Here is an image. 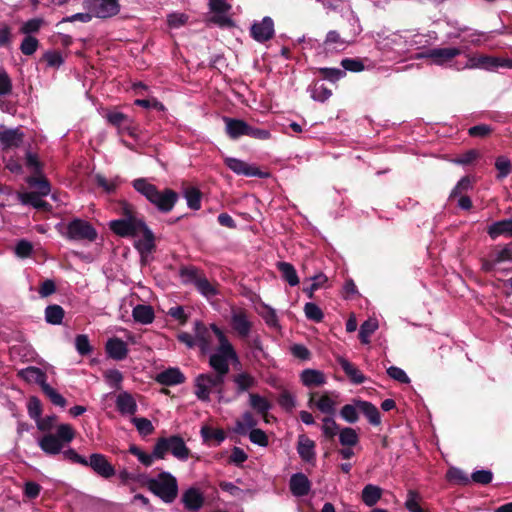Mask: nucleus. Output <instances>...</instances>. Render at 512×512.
<instances>
[{
    "mask_svg": "<svg viewBox=\"0 0 512 512\" xmlns=\"http://www.w3.org/2000/svg\"><path fill=\"white\" fill-rule=\"evenodd\" d=\"M168 452L179 460H187L190 455V449L186 446L184 439L180 435H171L157 439L154 445V456L156 459H164Z\"/></svg>",
    "mask_w": 512,
    "mask_h": 512,
    "instance_id": "4",
    "label": "nucleus"
},
{
    "mask_svg": "<svg viewBox=\"0 0 512 512\" xmlns=\"http://www.w3.org/2000/svg\"><path fill=\"white\" fill-rule=\"evenodd\" d=\"M116 408L122 415H134L137 412V403L129 392H121L116 398Z\"/></svg>",
    "mask_w": 512,
    "mask_h": 512,
    "instance_id": "23",
    "label": "nucleus"
},
{
    "mask_svg": "<svg viewBox=\"0 0 512 512\" xmlns=\"http://www.w3.org/2000/svg\"><path fill=\"white\" fill-rule=\"evenodd\" d=\"M378 328V322L376 319H368L364 321L359 330V340L362 344L370 343V336L376 331Z\"/></svg>",
    "mask_w": 512,
    "mask_h": 512,
    "instance_id": "41",
    "label": "nucleus"
},
{
    "mask_svg": "<svg viewBox=\"0 0 512 512\" xmlns=\"http://www.w3.org/2000/svg\"><path fill=\"white\" fill-rule=\"evenodd\" d=\"M132 186L163 214L171 212L179 199L176 191L170 188L159 190L156 185L150 183L146 178L133 180Z\"/></svg>",
    "mask_w": 512,
    "mask_h": 512,
    "instance_id": "1",
    "label": "nucleus"
},
{
    "mask_svg": "<svg viewBox=\"0 0 512 512\" xmlns=\"http://www.w3.org/2000/svg\"><path fill=\"white\" fill-rule=\"evenodd\" d=\"M473 188V179L470 176L462 177L450 193L449 198H456L458 195H465Z\"/></svg>",
    "mask_w": 512,
    "mask_h": 512,
    "instance_id": "48",
    "label": "nucleus"
},
{
    "mask_svg": "<svg viewBox=\"0 0 512 512\" xmlns=\"http://www.w3.org/2000/svg\"><path fill=\"white\" fill-rule=\"evenodd\" d=\"M359 408L353 404H346L340 410V416L348 423H356L359 420Z\"/></svg>",
    "mask_w": 512,
    "mask_h": 512,
    "instance_id": "51",
    "label": "nucleus"
},
{
    "mask_svg": "<svg viewBox=\"0 0 512 512\" xmlns=\"http://www.w3.org/2000/svg\"><path fill=\"white\" fill-rule=\"evenodd\" d=\"M200 434L203 442L212 446H219L226 439V433L223 429L208 425L201 427Z\"/></svg>",
    "mask_w": 512,
    "mask_h": 512,
    "instance_id": "24",
    "label": "nucleus"
},
{
    "mask_svg": "<svg viewBox=\"0 0 512 512\" xmlns=\"http://www.w3.org/2000/svg\"><path fill=\"white\" fill-rule=\"evenodd\" d=\"M196 289L206 298L214 297L218 294V290L215 285H213L207 277L202 274V276L197 279L195 284Z\"/></svg>",
    "mask_w": 512,
    "mask_h": 512,
    "instance_id": "43",
    "label": "nucleus"
},
{
    "mask_svg": "<svg viewBox=\"0 0 512 512\" xmlns=\"http://www.w3.org/2000/svg\"><path fill=\"white\" fill-rule=\"evenodd\" d=\"M345 40L340 36V34L335 31L331 30L327 33L326 39L324 41V46L326 50L330 49H344L345 47Z\"/></svg>",
    "mask_w": 512,
    "mask_h": 512,
    "instance_id": "47",
    "label": "nucleus"
},
{
    "mask_svg": "<svg viewBox=\"0 0 512 512\" xmlns=\"http://www.w3.org/2000/svg\"><path fill=\"white\" fill-rule=\"evenodd\" d=\"M495 167L498 170L497 179L506 178L512 171L510 160L504 156L496 158Z\"/></svg>",
    "mask_w": 512,
    "mask_h": 512,
    "instance_id": "56",
    "label": "nucleus"
},
{
    "mask_svg": "<svg viewBox=\"0 0 512 512\" xmlns=\"http://www.w3.org/2000/svg\"><path fill=\"white\" fill-rule=\"evenodd\" d=\"M25 164L28 169L34 172V174H41L43 164L36 153H33L30 150L26 151Z\"/></svg>",
    "mask_w": 512,
    "mask_h": 512,
    "instance_id": "59",
    "label": "nucleus"
},
{
    "mask_svg": "<svg viewBox=\"0 0 512 512\" xmlns=\"http://www.w3.org/2000/svg\"><path fill=\"white\" fill-rule=\"evenodd\" d=\"M187 206L192 210L201 208L202 192L197 187H188L184 191Z\"/></svg>",
    "mask_w": 512,
    "mask_h": 512,
    "instance_id": "42",
    "label": "nucleus"
},
{
    "mask_svg": "<svg viewBox=\"0 0 512 512\" xmlns=\"http://www.w3.org/2000/svg\"><path fill=\"white\" fill-rule=\"evenodd\" d=\"M45 195H41L34 191L32 192H24L19 194V199L22 204L30 205L33 208H36L41 211H50L51 205L42 199Z\"/></svg>",
    "mask_w": 512,
    "mask_h": 512,
    "instance_id": "28",
    "label": "nucleus"
},
{
    "mask_svg": "<svg viewBox=\"0 0 512 512\" xmlns=\"http://www.w3.org/2000/svg\"><path fill=\"white\" fill-rule=\"evenodd\" d=\"M131 421L135 425L139 434L142 436H148L154 432V426L152 422L147 418L134 417Z\"/></svg>",
    "mask_w": 512,
    "mask_h": 512,
    "instance_id": "52",
    "label": "nucleus"
},
{
    "mask_svg": "<svg viewBox=\"0 0 512 512\" xmlns=\"http://www.w3.org/2000/svg\"><path fill=\"white\" fill-rule=\"evenodd\" d=\"M315 447V442L311 440L309 437H307L305 434H301L298 436L296 449L302 461L313 465L315 464Z\"/></svg>",
    "mask_w": 512,
    "mask_h": 512,
    "instance_id": "12",
    "label": "nucleus"
},
{
    "mask_svg": "<svg viewBox=\"0 0 512 512\" xmlns=\"http://www.w3.org/2000/svg\"><path fill=\"white\" fill-rule=\"evenodd\" d=\"M289 488L294 496L303 497L309 494L311 482L305 474L298 472L291 476Z\"/></svg>",
    "mask_w": 512,
    "mask_h": 512,
    "instance_id": "15",
    "label": "nucleus"
},
{
    "mask_svg": "<svg viewBox=\"0 0 512 512\" xmlns=\"http://www.w3.org/2000/svg\"><path fill=\"white\" fill-rule=\"evenodd\" d=\"M487 233L493 240L501 235L512 237V218L494 222L488 227Z\"/></svg>",
    "mask_w": 512,
    "mask_h": 512,
    "instance_id": "31",
    "label": "nucleus"
},
{
    "mask_svg": "<svg viewBox=\"0 0 512 512\" xmlns=\"http://www.w3.org/2000/svg\"><path fill=\"white\" fill-rule=\"evenodd\" d=\"M65 315L64 309L57 304L48 305L45 308V320L52 325H60Z\"/></svg>",
    "mask_w": 512,
    "mask_h": 512,
    "instance_id": "38",
    "label": "nucleus"
},
{
    "mask_svg": "<svg viewBox=\"0 0 512 512\" xmlns=\"http://www.w3.org/2000/svg\"><path fill=\"white\" fill-rule=\"evenodd\" d=\"M304 312L307 319L314 321L316 323H320L324 318L322 310L318 307V305L312 302H308L305 304Z\"/></svg>",
    "mask_w": 512,
    "mask_h": 512,
    "instance_id": "58",
    "label": "nucleus"
},
{
    "mask_svg": "<svg viewBox=\"0 0 512 512\" xmlns=\"http://www.w3.org/2000/svg\"><path fill=\"white\" fill-rule=\"evenodd\" d=\"M129 453L136 456L138 460L146 467H150L153 464L154 459H156L154 456V450L152 451V454H148L143 452L137 445L134 444L129 447Z\"/></svg>",
    "mask_w": 512,
    "mask_h": 512,
    "instance_id": "54",
    "label": "nucleus"
},
{
    "mask_svg": "<svg viewBox=\"0 0 512 512\" xmlns=\"http://www.w3.org/2000/svg\"><path fill=\"white\" fill-rule=\"evenodd\" d=\"M83 6L98 18H109L120 11L119 0H84Z\"/></svg>",
    "mask_w": 512,
    "mask_h": 512,
    "instance_id": "8",
    "label": "nucleus"
},
{
    "mask_svg": "<svg viewBox=\"0 0 512 512\" xmlns=\"http://www.w3.org/2000/svg\"><path fill=\"white\" fill-rule=\"evenodd\" d=\"M106 118L111 125L118 128L124 127L126 124L130 122V118L128 115L118 111L109 112L106 115Z\"/></svg>",
    "mask_w": 512,
    "mask_h": 512,
    "instance_id": "63",
    "label": "nucleus"
},
{
    "mask_svg": "<svg viewBox=\"0 0 512 512\" xmlns=\"http://www.w3.org/2000/svg\"><path fill=\"white\" fill-rule=\"evenodd\" d=\"M249 404L253 410H255L264 418L266 422H268L267 415L271 409V404L265 397L257 393H250Z\"/></svg>",
    "mask_w": 512,
    "mask_h": 512,
    "instance_id": "32",
    "label": "nucleus"
},
{
    "mask_svg": "<svg viewBox=\"0 0 512 512\" xmlns=\"http://www.w3.org/2000/svg\"><path fill=\"white\" fill-rule=\"evenodd\" d=\"M490 254L493 256L494 262L498 265L502 262L512 261V246L511 244H506L502 249L494 250Z\"/></svg>",
    "mask_w": 512,
    "mask_h": 512,
    "instance_id": "62",
    "label": "nucleus"
},
{
    "mask_svg": "<svg viewBox=\"0 0 512 512\" xmlns=\"http://www.w3.org/2000/svg\"><path fill=\"white\" fill-rule=\"evenodd\" d=\"M17 375L19 378L28 383L38 384L41 387V390H43L45 385H48L46 382V373L42 369L35 366H29L27 368L21 369L18 371Z\"/></svg>",
    "mask_w": 512,
    "mask_h": 512,
    "instance_id": "18",
    "label": "nucleus"
},
{
    "mask_svg": "<svg viewBox=\"0 0 512 512\" xmlns=\"http://www.w3.org/2000/svg\"><path fill=\"white\" fill-rule=\"evenodd\" d=\"M234 332L241 338L249 336L252 329V322L248 319L247 311L244 309L233 310L230 321Z\"/></svg>",
    "mask_w": 512,
    "mask_h": 512,
    "instance_id": "11",
    "label": "nucleus"
},
{
    "mask_svg": "<svg viewBox=\"0 0 512 512\" xmlns=\"http://www.w3.org/2000/svg\"><path fill=\"white\" fill-rule=\"evenodd\" d=\"M27 183L30 186L37 188L38 191L35 192L41 195H48L51 191L50 183L48 179L42 175V173L28 177Z\"/></svg>",
    "mask_w": 512,
    "mask_h": 512,
    "instance_id": "39",
    "label": "nucleus"
},
{
    "mask_svg": "<svg viewBox=\"0 0 512 512\" xmlns=\"http://www.w3.org/2000/svg\"><path fill=\"white\" fill-rule=\"evenodd\" d=\"M339 442L342 446L353 447L358 444L359 436L355 429L344 427L339 431Z\"/></svg>",
    "mask_w": 512,
    "mask_h": 512,
    "instance_id": "44",
    "label": "nucleus"
},
{
    "mask_svg": "<svg viewBox=\"0 0 512 512\" xmlns=\"http://www.w3.org/2000/svg\"><path fill=\"white\" fill-rule=\"evenodd\" d=\"M318 72L322 75L323 79L328 80L332 83H336L338 80L346 76V72L339 68H318Z\"/></svg>",
    "mask_w": 512,
    "mask_h": 512,
    "instance_id": "53",
    "label": "nucleus"
},
{
    "mask_svg": "<svg viewBox=\"0 0 512 512\" xmlns=\"http://www.w3.org/2000/svg\"><path fill=\"white\" fill-rule=\"evenodd\" d=\"M276 267L281 273L282 279L285 280L290 286H296L299 284L297 271L291 263L280 261L277 262Z\"/></svg>",
    "mask_w": 512,
    "mask_h": 512,
    "instance_id": "35",
    "label": "nucleus"
},
{
    "mask_svg": "<svg viewBox=\"0 0 512 512\" xmlns=\"http://www.w3.org/2000/svg\"><path fill=\"white\" fill-rule=\"evenodd\" d=\"M322 421L323 424L321 426V430L323 432V435L327 439L333 440L335 436L339 433V425L332 417H324Z\"/></svg>",
    "mask_w": 512,
    "mask_h": 512,
    "instance_id": "50",
    "label": "nucleus"
},
{
    "mask_svg": "<svg viewBox=\"0 0 512 512\" xmlns=\"http://www.w3.org/2000/svg\"><path fill=\"white\" fill-rule=\"evenodd\" d=\"M142 238L138 239L134 243V247L137 249L141 258H145L149 254L155 251V235L150 228L145 229L142 233Z\"/></svg>",
    "mask_w": 512,
    "mask_h": 512,
    "instance_id": "21",
    "label": "nucleus"
},
{
    "mask_svg": "<svg viewBox=\"0 0 512 512\" xmlns=\"http://www.w3.org/2000/svg\"><path fill=\"white\" fill-rule=\"evenodd\" d=\"M211 330L213 331V333L215 334L219 341V347L217 352L230 357L231 360H238L237 353L232 344L229 342L226 335L224 334V332L216 324L211 325Z\"/></svg>",
    "mask_w": 512,
    "mask_h": 512,
    "instance_id": "26",
    "label": "nucleus"
},
{
    "mask_svg": "<svg viewBox=\"0 0 512 512\" xmlns=\"http://www.w3.org/2000/svg\"><path fill=\"white\" fill-rule=\"evenodd\" d=\"M85 466L90 467L95 474L105 479H109L116 474L115 467L108 461L107 456L101 453H92Z\"/></svg>",
    "mask_w": 512,
    "mask_h": 512,
    "instance_id": "9",
    "label": "nucleus"
},
{
    "mask_svg": "<svg viewBox=\"0 0 512 512\" xmlns=\"http://www.w3.org/2000/svg\"><path fill=\"white\" fill-rule=\"evenodd\" d=\"M24 141V133L18 128L0 131V144L3 150L18 148Z\"/></svg>",
    "mask_w": 512,
    "mask_h": 512,
    "instance_id": "16",
    "label": "nucleus"
},
{
    "mask_svg": "<svg viewBox=\"0 0 512 512\" xmlns=\"http://www.w3.org/2000/svg\"><path fill=\"white\" fill-rule=\"evenodd\" d=\"M43 393L50 399V401L59 407L64 408L67 404L66 399L58 393L54 388H52L49 384L43 387Z\"/></svg>",
    "mask_w": 512,
    "mask_h": 512,
    "instance_id": "61",
    "label": "nucleus"
},
{
    "mask_svg": "<svg viewBox=\"0 0 512 512\" xmlns=\"http://www.w3.org/2000/svg\"><path fill=\"white\" fill-rule=\"evenodd\" d=\"M332 95L331 89H329L324 83L315 81L311 89V97L315 101L325 102Z\"/></svg>",
    "mask_w": 512,
    "mask_h": 512,
    "instance_id": "45",
    "label": "nucleus"
},
{
    "mask_svg": "<svg viewBox=\"0 0 512 512\" xmlns=\"http://www.w3.org/2000/svg\"><path fill=\"white\" fill-rule=\"evenodd\" d=\"M301 382L308 388L320 387L326 383L325 374L320 370L305 369L300 374Z\"/></svg>",
    "mask_w": 512,
    "mask_h": 512,
    "instance_id": "27",
    "label": "nucleus"
},
{
    "mask_svg": "<svg viewBox=\"0 0 512 512\" xmlns=\"http://www.w3.org/2000/svg\"><path fill=\"white\" fill-rule=\"evenodd\" d=\"M315 405L322 413L328 415H333L335 413V402L327 393H324Z\"/></svg>",
    "mask_w": 512,
    "mask_h": 512,
    "instance_id": "57",
    "label": "nucleus"
},
{
    "mask_svg": "<svg viewBox=\"0 0 512 512\" xmlns=\"http://www.w3.org/2000/svg\"><path fill=\"white\" fill-rule=\"evenodd\" d=\"M310 280H312V283L309 286L304 287L303 292L307 295L309 299H313L314 292L324 287V284L328 281V277L323 273H319L311 277Z\"/></svg>",
    "mask_w": 512,
    "mask_h": 512,
    "instance_id": "46",
    "label": "nucleus"
},
{
    "mask_svg": "<svg viewBox=\"0 0 512 512\" xmlns=\"http://www.w3.org/2000/svg\"><path fill=\"white\" fill-rule=\"evenodd\" d=\"M132 316L137 323L150 324L154 321V310L150 305L138 304L133 308Z\"/></svg>",
    "mask_w": 512,
    "mask_h": 512,
    "instance_id": "34",
    "label": "nucleus"
},
{
    "mask_svg": "<svg viewBox=\"0 0 512 512\" xmlns=\"http://www.w3.org/2000/svg\"><path fill=\"white\" fill-rule=\"evenodd\" d=\"M76 435V431L70 424H60L56 434L48 433L38 440L40 449L49 456H55L62 452Z\"/></svg>",
    "mask_w": 512,
    "mask_h": 512,
    "instance_id": "3",
    "label": "nucleus"
},
{
    "mask_svg": "<svg viewBox=\"0 0 512 512\" xmlns=\"http://www.w3.org/2000/svg\"><path fill=\"white\" fill-rule=\"evenodd\" d=\"M382 496V489L373 484H367L361 493L363 503L368 507H373Z\"/></svg>",
    "mask_w": 512,
    "mask_h": 512,
    "instance_id": "36",
    "label": "nucleus"
},
{
    "mask_svg": "<svg viewBox=\"0 0 512 512\" xmlns=\"http://www.w3.org/2000/svg\"><path fill=\"white\" fill-rule=\"evenodd\" d=\"M354 403L359 408V411L365 415L371 425L378 426L381 424L380 412L373 403L362 399H354Z\"/></svg>",
    "mask_w": 512,
    "mask_h": 512,
    "instance_id": "25",
    "label": "nucleus"
},
{
    "mask_svg": "<svg viewBox=\"0 0 512 512\" xmlns=\"http://www.w3.org/2000/svg\"><path fill=\"white\" fill-rule=\"evenodd\" d=\"M225 131L231 139H238L247 135L248 123L237 118L224 117Z\"/></svg>",
    "mask_w": 512,
    "mask_h": 512,
    "instance_id": "22",
    "label": "nucleus"
},
{
    "mask_svg": "<svg viewBox=\"0 0 512 512\" xmlns=\"http://www.w3.org/2000/svg\"><path fill=\"white\" fill-rule=\"evenodd\" d=\"M446 479L450 483L458 484V485H462V486H467L471 482L468 475L463 470H461L457 467H450L447 470Z\"/></svg>",
    "mask_w": 512,
    "mask_h": 512,
    "instance_id": "40",
    "label": "nucleus"
},
{
    "mask_svg": "<svg viewBox=\"0 0 512 512\" xmlns=\"http://www.w3.org/2000/svg\"><path fill=\"white\" fill-rule=\"evenodd\" d=\"M461 50L456 47L433 48L429 49L423 57L430 58L437 65H442L451 61L456 56L460 55Z\"/></svg>",
    "mask_w": 512,
    "mask_h": 512,
    "instance_id": "13",
    "label": "nucleus"
},
{
    "mask_svg": "<svg viewBox=\"0 0 512 512\" xmlns=\"http://www.w3.org/2000/svg\"><path fill=\"white\" fill-rule=\"evenodd\" d=\"M204 496L202 492L195 487H190L182 494L184 507L190 512H196L204 505Z\"/></svg>",
    "mask_w": 512,
    "mask_h": 512,
    "instance_id": "17",
    "label": "nucleus"
},
{
    "mask_svg": "<svg viewBox=\"0 0 512 512\" xmlns=\"http://www.w3.org/2000/svg\"><path fill=\"white\" fill-rule=\"evenodd\" d=\"M338 364L352 383L362 384L367 380L366 376L347 359L343 357L338 358Z\"/></svg>",
    "mask_w": 512,
    "mask_h": 512,
    "instance_id": "30",
    "label": "nucleus"
},
{
    "mask_svg": "<svg viewBox=\"0 0 512 512\" xmlns=\"http://www.w3.org/2000/svg\"><path fill=\"white\" fill-rule=\"evenodd\" d=\"M106 353L113 360L121 361L128 355V346L122 339L110 338L105 345Z\"/></svg>",
    "mask_w": 512,
    "mask_h": 512,
    "instance_id": "20",
    "label": "nucleus"
},
{
    "mask_svg": "<svg viewBox=\"0 0 512 512\" xmlns=\"http://www.w3.org/2000/svg\"><path fill=\"white\" fill-rule=\"evenodd\" d=\"M109 228L120 237H137L149 227L142 218L135 216L112 220Z\"/></svg>",
    "mask_w": 512,
    "mask_h": 512,
    "instance_id": "6",
    "label": "nucleus"
},
{
    "mask_svg": "<svg viewBox=\"0 0 512 512\" xmlns=\"http://www.w3.org/2000/svg\"><path fill=\"white\" fill-rule=\"evenodd\" d=\"M421 499L420 494L415 490H409L407 493L406 501H405V508L409 512H427L425 509H423L420 504L419 500Z\"/></svg>",
    "mask_w": 512,
    "mask_h": 512,
    "instance_id": "49",
    "label": "nucleus"
},
{
    "mask_svg": "<svg viewBox=\"0 0 512 512\" xmlns=\"http://www.w3.org/2000/svg\"><path fill=\"white\" fill-rule=\"evenodd\" d=\"M202 274L203 272H201L195 266H182L180 268V276L184 279V282H190L194 285L196 284L197 279L202 276Z\"/></svg>",
    "mask_w": 512,
    "mask_h": 512,
    "instance_id": "55",
    "label": "nucleus"
},
{
    "mask_svg": "<svg viewBox=\"0 0 512 512\" xmlns=\"http://www.w3.org/2000/svg\"><path fill=\"white\" fill-rule=\"evenodd\" d=\"M232 380L236 386L237 396L249 391L257 384L256 378L248 372L238 373L233 376Z\"/></svg>",
    "mask_w": 512,
    "mask_h": 512,
    "instance_id": "29",
    "label": "nucleus"
},
{
    "mask_svg": "<svg viewBox=\"0 0 512 512\" xmlns=\"http://www.w3.org/2000/svg\"><path fill=\"white\" fill-rule=\"evenodd\" d=\"M142 485L165 503H172L178 496V482L170 472L162 471L157 478H145Z\"/></svg>",
    "mask_w": 512,
    "mask_h": 512,
    "instance_id": "2",
    "label": "nucleus"
},
{
    "mask_svg": "<svg viewBox=\"0 0 512 512\" xmlns=\"http://www.w3.org/2000/svg\"><path fill=\"white\" fill-rule=\"evenodd\" d=\"M224 163L236 174L245 176H262L261 171L257 167L249 166L246 162L240 159L227 157L225 158Z\"/></svg>",
    "mask_w": 512,
    "mask_h": 512,
    "instance_id": "19",
    "label": "nucleus"
},
{
    "mask_svg": "<svg viewBox=\"0 0 512 512\" xmlns=\"http://www.w3.org/2000/svg\"><path fill=\"white\" fill-rule=\"evenodd\" d=\"M225 377L216 373H202L195 378V395L201 401H209L210 394L223 393Z\"/></svg>",
    "mask_w": 512,
    "mask_h": 512,
    "instance_id": "5",
    "label": "nucleus"
},
{
    "mask_svg": "<svg viewBox=\"0 0 512 512\" xmlns=\"http://www.w3.org/2000/svg\"><path fill=\"white\" fill-rule=\"evenodd\" d=\"M230 357L216 352L209 357V365L213 368L216 374L226 377L229 372Z\"/></svg>",
    "mask_w": 512,
    "mask_h": 512,
    "instance_id": "33",
    "label": "nucleus"
},
{
    "mask_svg": "<svg viewBox=\"0 0 512 512\" xmlns=\"http://www.w3.org/2000/svg\"><path fill=\"white\" fill-rule=\"evenodd\" d=\"M155 381L161 385L175 386L184 383L186 377L179 368L170 367L158 373L155 376Z\"/></svg>",
    "mask_w": 512,
    "mask_h": 512,
    "instance_id": "14",
    "label": "nucleus"
},
{
    "mask_svg": "<svg viewBox=\"0 0 512 512\" xmlns=\"http://www.w3.org/2000/svg\"><path fill=\"white\" fill-rule=\"evenodd\" d=\"M251 37L259 42L264 43L274 36V22L271 17L266 16L260 22H255L250 28Z\"/></svg>",
    "mask_w": 512,
    "mask_h": 512,
    "instance_id": "10",
    "label": "nucleus"
},
{
    "mask_svg": "<svg viewBox=\"0 0 512 512\" xmlns=\"http://www.w3.org/2000/svg\"><path fill=\"white\" fill-rule=\"evenodd\" d=\"M65 236L73 241L94 242L98 237V233L88 221L74 218L66 225Z\"/></svg>",
    "mask_w": 512,
    "mask_h": 512,
    "instance_id": "7",
    "label": "nucleus"
},
{
    "mask_svg": "<svg viewBox=\"0 0 512 512\" xmlns=\"http://www.w3.org/2000/svg\"><path fill=\"white\" fill-rule=\"evenodd\" d=\"M195 341L202 349H205L211 341V333L201 321H196L194 326Z\"/></svg>",
    "mask_w": 512,
    "mask_h": 512,
    "instance_id": "37",
    "label": "nucleus"
},
{
    "mask_svg": "<svg viewBox=\"0 0 512 512\" xmlns=\"http://www.w3.org/2000/svg\"><path fill=\"white\" fill-rule=\"evenodd\" d=\"M28 415L35 421L42 415V404L38 397L31 396L27 403Z\"/></svg>",
    "mask_w": 512,
    "mask_h": 512,
    "instance_id": "64",
    "label": "nucleus"
},
{
    "mask_svg": "<svg viewBox=\"0 0 512 512\" xmlns=\"http://www.w3.org/2000/svg\"><path fill=\"white\" fill-rule=\"evenodd\" d=\"M39 46V41L37 38L28 35L26 36L20 45V50L24 55L30 56L33 55Z\"/></svg>",
    "mask_w": 512,
    "mask_h": 512,
    "instance_id": "60",
    "label": "nucleus"
}]
</instances>
